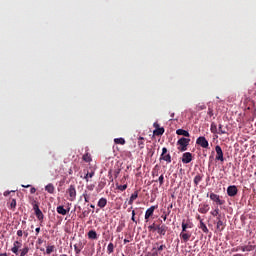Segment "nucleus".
I'll return each mask as SVG.
<instances>
[{"mask_svg": "<svg viewBox=\"0 0 256 256\" xmlns=\"http://www.w3.org/2000/svg\"><path fill=\"white\" fill-rule=\"evenodd\" d=\"M189 143H191V139L182 137L177 141L178 151L181 153L187 151V147H189Z\"/></svg>", "mask_w": 256, "mask_h": 256, "instance_id": "nucleus-1", "label": "nucleus"}, {"mask_svg": "<svg viewBox=\"0 0 256 256\" xmlns=\"http://www.w3.org/2000/svg\"><path fill=\"white\" fill-rule=\"evenodd\" d=\"M159 206L155 205V206H151L150 208H148L145 212V220L149 221V217H153V213H155V209H157Z\"/></svg>", "mask_w": 256, "mask_h": 256, "instance_id": "nucleus-11", "label": "nucleus"}, {"mask_svg": "<svg viewBox=\"0 0 256 256\" xmlns=\"http://www.w3.org/2000/svg\"><path fill=\"white\" fill-rule=\"evenodd\" d=\"M115 251V245L113 243H109L107 246V253L108 255H111Z\"/></svg>", "mask_w": 256, "mask_h": 256, "instance_id": "nucleus-25", "label": "nucleus"}, {"mask_svg": "<svg viewBox=\"0 0 256 256\" xmlns=\"http://www.w3.org/2000/svg\"><path fill=\"white\" fill-rule=\"evenodd\" d=\"M82 197H84L85 203H89V194H87V191L82 194Z\"/></svg>", "mask_w": 256, "mask_h": 256, "instance_id": "nucleus-41", "label": "nucleus"}, {"mask_svg": "<svg viewBox=\"0 0 256 256\" xmlns=\"http://www.w3.org/2000/svg\"><path fill=\"white\" fill-rule=\"evenodd\" d=\"M172 207H173V204H170L169 206H168V208H167V214L168 215H170L171 214V209H172Z\"/></svg>", "mask_w": 256, "mask_h": 256, "instance_id": "nucleus-48", "label": "nucleus"}, {"mask_svg": "<svg viewBox=\"0 0 256 256\" xmlns=\"http://www.w3.org/2000/svg\"><path fill=\"white\" fill-rule=\"evenodd\" d=\"M157 181L159 182L160 186L165 183V177L163 176V174L159 176L158 180H155L156 183Z\"/></svg>", "mask_w": 256, "mask_h": 256, "instance_id": "nucleus-36", "label": "nucleus"}, {"mask_svg": "<svg viewBox=\"0 0 256 256\" xmlns=\"http://www.w3.org/2000/svg\"><path fill=\"white\" fill-rule=\"evenodd\" d=\"M37 245H43V238H38Z\"/></svg>", "mask_w": 256, "mask_h": 256, "instance_id": "nucleus-51", "label": "nucleus"}, {"mask_svg": "<svg viewBox=\"0 0 256 256\" xmlns=\"http://www.w3.org/2000/svg\"><path fill=\"white\" fill-rule=\"evenodd\" d=\"M23 235H24L25 238H27V237H29V232L27 230H24Z\"/></svg>", "mask_w": 256, "mask_h": 256, "instance_id": "nucleus-56", "label": "nucleus"}, {"mask_svg": "<svg viewBox=\"0 0 256 256\" xmlns=\"http://www.w3.org/2000/svg\"><path fill=\"white\" fill-rule=\"evenodd\" d=\"M210 131L211 133H218L219 130L217 129V124H215V122L211 123Z\"/></svg>", "mask_w": 256, "mask_h": 256, "instance_id": "nucleus-31", "label": "nucleus"}, {"mask_svg": "<svg viewBox=\"0 0 256 256\" xmlns=\"http://www.w3.org/2000/svg\"><path fill=\"white\" fill-rule=\"evenodd\" d=\"M232 253H236L237 251H241V246H238L236 248H232Z\"/></svg>", "mask_w": 256, "mask_h": 256, "instance_id": "nucleus-47", "label": "nucleus"}, {"mask_svg": "<svg viewBox=\"0 0 256 256\" xmlns=\"http://www.w3.org/2000/svg\"><path fill=\"white\" fill-rule=\"evenodd\" d=\"M117 189L119 191H125L127 189V184L124 185H116Z\"/></svg>", "mask_w": 256, "mask_h": 256, "instance_id": "nucleus-39", "label": "nucleus"}, {"mask_svg": "<svg viewBox=\"0 0 256 256\" xmlns=\"http://www.w3.org/2000/svg\"><path fill=\"white\" fill-rule=\"evenodd\" d=\"M187 229H191V226L189 224L185 223V221L182 222V232H188Z\"/></svg>", "mask_w": 256, "mask_h": 256, "instance_id": "nucleus-33", "label": "nucleus"}, {"mask_svg": "<svg viewBox=\"0 0 256 256\" xmlns=\"http://www.w3.org/2000/svg\"><path fill=\"white\" fill-rule=\"evenodd\" d=\"M143 141H145V138H143V137L138 138V147H139V149H145V142H143Z\"/></svg>", "mask_w": 256, "mask_h": 256, "instance_id": "nucleus-26", "label": "nucleus"}, {"mask_svg": "<svg viewBox=\"0 0 256 256\" xmlns=\"http://www.w3.org/2000/svg\"><path fill=\"white\" fill-rule=\"evenodd\" d=\"M32 207H33L34 213H36L37 211H40V210H41V209L39 208V204L34 205V206H32Z\"/></svg>", "mask_w": 256, "mask_h": 256, "instance_id": "nucleus-45", "label": "nucleus"}, {"mask_svg": "<svg viewBox=\"0 0 256 256\" xmlns=\"http://www.w3.org/2000/svg\"><path fill=\"white\" fill-rule=\"evenodd\" d=\"M196 145H200L203 149L209 148V141H207V138L205 136H200L196 140Z\"/></svg>", "mask_w": 256, "mask_h": 256, "instance_id": "nucleus-4", "label": "nucleus"}, {"mask_svg": "<svg viewBox=\"0 0 256 256\" xmlns=\"http://www.w3.org/2000/svg\"><path fill=\"white\" fill-rule=\"evenodd\" d=\"M153 133L154 135H156V137H160V135H163V133H165V128H156Z\"/></svg>", "mask_w": 256, "mask_h": 256, "instance_id": "nucleus-22", "label": "nucleus"}, {"mask_svg": "<svg viewBox=\"0 0 256 256\" xmlns=\"http://www.w3.org/2000/svg\"><path fill=\"white\" fill-rule=\"evenodd\" d=\"M153 127H155V129H159V128H160V127H159V123L155 122V123L153 124Z\"/></svg>", "mask_w": 256, "mask_h": 256, "instance_id": "nucleus-61", "label": "nucleus"}, {"mask_svg": "<svg viewBox=\"0 0 256 256\" xmlns=\"http://www.w3.org/2000/svg\"><path fill=\"white\" fill-rule=\"evenodd\" d=\"M55 251V246L52 245V246H47L46 248V254L47 255H51V253H53Z\"/></svg>", "mask_w": 256, "mask_h": 256, "instance_id": "nucleus-32", "label": "nucleus"}, {"mask_svg": "<svg viewBox=\"0 0 256 256\" xmlns=\"http://www.w3.org/2000/svg\"><path fill=\"white\" fill-rule=\"evenodd\" d=\"M16 207H17V200L16 199H12L11 203H10V209L15 210Z\"/></svg>", "mask_w": 256, "mask_h": 256, "instance_id": "nucleus-37", "label": "nucleus"}, {"mask_svg": "<svg viewBox=\"0 0 256 256\" xmlns=\"http://www.w3.org/2000/svg\"><path fill=\"white\" fill-rule=\"evenodd\" d=\"M67 193L69 195V201H75V199H77V190L75 189L74 185L69 186Z\"/></svg>", "mask_w": 256, "mask_h": 256, "instance_id": "nucleus-3", "label": "nucleus"}, {"mask_svg": "<svg viewBox=\"0 0 256 256\" xmlns=\"http://www.w3.org/2000/svg\"><path fill=\"white\" fill-rule=\"evenodd\" d=\"M199 229H201L203 233H209V228H207V225H205V222H203V220H200Z\"/></svg>", "mask_w": 256, "mask_h": 256, "instance_id": "nucleus-23", "label": "nucleus"}, {"mask_svg": "<svg viewBox=\"0 0 256 256\" xmlns=\"http://www.w3.org/2000/svg\"><path fill=\"white\" fill-rule=\"evenodd\" d=\"M35 215L38 221H40V223H43V219H45V215H43V212L41 210H38L35 212Z\"/></svg>", "mask_w": 256, "mask_h": 256, "instance_id": "nucleus-21", "label": "nucleus"}, {"mask_svg": "<svg viewBox=\"0 0 256 256\" xmlns=\"http://www.w3.org/2000/svg\"><path fill=\"white\" fill-rule=\"evenodd\" d=\"M215 151H216L215 161H220L221 163H223L225 161V157L223 156V149H221V146L219 145L215 146Z\"/></svg>", "mask_w": 256, "mask_h": 256, "instance_id": "nucleus-2", "label": "nucleus"}, {"mask_svg": "<svg viewBox=\"0 0 256 256\" xmlns=\"http://www.w3.org/2000/svg\"><path fill=\"white\" fill-rule=\"evenodd\" d=\"M37 192V189L35 188V187H32L31 189H30V193L33 195V194H35Z\"/></svg>", "mask_w": 256, "mask_h": 256, "instance_id": "nucleus-52", "label": "nucleus"}, {"mask_svg": "<svg viewBox=\"0 0 256 256\" xmlns=\"http://www.w3.org/2000/svg\"><path fill=\"white\" fill-rule=\"evenodd\" d=\"M216 221H223L221 214H218V215L216 216Z\"/></svg>", "mask_w": 256, "mask_h": 256, "instance_id": "nucleus-55", "label": "nucleus"}, {"mask_svg": "<svg viewBox=\"0 0 256 256\" xmlns=\"http://www.w3.org/2000/svg\"><path fill=\"white\" fill-rule=\"evenodd\" d=\"M86 188L88 189V191H93V189H95V185L90 184Z\"/></svg>", "mask_w": 256, "mask_h": 256, "instance_id": "nucleus-46", "label": "nucleus"}, {"mask_svg": "<svg viewBox=\"0 0 256 256\" xmlns=\"http://www.w3.org/2000/svg\"><path fill=\"white\" fill-rule=\"evenodd\" d=\"M165 245H160L159 247H158V249H157V251H163V249H165Z\"/></svg>", "mask_w": 256, "mask_h": 256, "instance_id": "nucleus-54", "label": "nucleus"}, {"mask_svg": "<svg viewBox=\"0 0 256 256\" xmlns=\"http://www.w3.org/2000/svg\"><path fill=\"white\" fill-rule=\"evenodd\" d=\"M137 197H139V192L135 191L131 196H130V200L135 201L137 199Z\"/></svg>", "mask_w": 256, "mask_h": 256, "instance_id": "nucleus-38", "label": "nucleus"}, {"mask_svg": "<svg viewBox=\"0 0 256 256\" xmlns=\"http://www.w3.org/2000/svg\"><path fill=\"white\" fill-rule=\"evenodd\" d=\"M169 214L168 213H163V215L161 216L162 218H163V221H167V216H168Z\"/></svg>", "mask_w": 256, "mask_h": 256, "instance_id": "nucleus-49", "label": "nucleus"}, {"mask_svg": "<svg viewBox=\"0 0 256 256\" xmlns=\"http://www.w3.org/2000/svg\"><path fill=\"white\" fill-rule=\"evenodd\" d=\"M35 232H36V235H39V233H41V228H40V227H37V228L35 229Z\"/></svg>", "mask_w": 256, "mask_h": 256, "instance_id": "nucleus-57", "label": "nucleus"}, {"mask_svg": "<svg viewBox=\"0 0 256 256\" xmlns=\"http://www.w3.org/2000/svg\"><path fill=\"white\" fill-rule=\"evenodd\" d=\"M210 215H212V217H217V215H220L219 214V207H216L213 211H211Z\"/></svg>", "mask_w": 256, "mask_h": 256, "instance_id": "nucleus-35", "label": "nucleus"}, {"mask_svg": "<svg viewBox=\"0 0 256 256\" xmlns=\"http://www.w3.org/2000/svg\"><path fill=\"white\" fill-rule=\"evenodd\" d=\"M176 135H183V137H191V134H189V131L178 129L176 130Z\"/></svg>", "mask_w": 256, "mask_h": 256, "instance_id": "nucleus-19", "label": "nucleus"}, {"mask_svg": "<svg viewBox=\"0 0 256 256\" xmlns=\"http://www.w3.org/2000/svg\"><path fill=\"white\" fill-rule=\"evenodd\" d=\"M256 246L252 245L251 242L248 243V245L246 246H241L240 251H243V253H245V251H255Z\"/></svg>", "mask_w": 256, "mask_h": 256, "instance_id": "nucleus-13", "label": "nucleus"}, {"mask_svg": "<svg viewBox=\"0 0 256 256\" xmlns=\"http://www.w3.org/2000/svg\"><path fill=\"white\" fill-rule=\"evenodd\" d=\"M22 246L23 243H21V241H15L13 243V247L11 248L12 253H14V255H19V249H21Z\"/></svg>", "mask_w": 256, "mask_h": 256, "instance_id": "nucleus-9", "label": "nucleus"}, {"mask_svg": "<svg viewBox=\"0 0 256 256\" xmlns=\"http://www.w3.org/2000/svg\"><path fill=\"white\" fill-rule=\"evenodd\" d=\"M30 204L32 205V207H34L35 205H39V202L32 198V200L30 201Z\"/></svg>", "mask_w": 256, "mask_h": 256, "instance_id": "nucleus-43", "label": "nucleus"}, {"mask_svg": "<svg viewBox=\"0 0 256 256\" xmlns=\"http://www.w3.org/2000/svg\"><path fill=\"white\" fill-rule=\"evenodd\" d=\"M180 238H182V241H184V243H187V241L191 239V232H181Z\"/></svg>", "mask_w": 256, "mask_h": 256, "instance_id": "nucleus-16", "label": "nucleus"}, {"mask_svg": "<svg viewBox=\"0 0 256 256\" xmlns=\"http://www.w3.org/2000/svg\"><path fill=\"white\" fill-rule=\"evenodd\" d=\"M27 253H29V247L27 246L20 250V256H25Z\"/></svg>", "mask_w": 256, "mask_h": 256, "instance_id": "nucleus-34", "label": "nucleus"}, {"mask_svg": "<svg viewBox=\"0 0 256 256\" xmlns=\"http://www.w3.org/2000/svg\"><path fill=\"white\" fill-rule=\"evenodd\" d=\"M95 172H87L86 175L84 176L85 181L89 182V179H92L94 177Z\"/></svg>", "mask_w": 256, "mask_h": 256, "instance_id": "nucleus-30", "label": "nucleus"}, {"mask_svg": "<svg viewBox=\"0 0 256 256\" xmlns=\"http://www.w3.org/2000/svg\"><path fill=\"white\" fill-rule=\"evenodd\" d=\"M210 199L214 203H217V205H225V200H221V196L215 193H210Z\"/></svg>", "mask_w": 256, "mask_h": 256, "instance_id": "nucleus-6", "label": "nucleus"}, {"mask_svg": "<svg viewBox=\"0 0 256 256\" xmlns=\"http://www.w3.org/2000/svg\"><path fill=\"white\" fill-rule=\"evenodd\" d=\"M114 143H116V145H125V138H115Z\"/></svg>", "mask_w": 256, "mask_h": 256, "instance_id": "nucleus-29", "label": "nucleus"}, {"mask_svg": "<svg viewBox=\"0 0 256 256\" xmlns=\"http://www.w3.org/2000/svg\"><path fill=\"white\" fill-rule=\"evenodd\" d=\"M196 219H197V221H199L200 223H201V221H203V219H201V215H197V216H196Z\"/></svg>", "mask_w": 256, "mask_h": 256, "instance_id": "nucleus-62", "label": "nucleus"}, {"mask_svg": "<svg viewBox=\"0 0 256 256\" xmlns=\"http://www.w3.org/2000/svg\"><path fill=\"white\" fill-rule=\"evenodd\" d=\"M17 235H18L19 237H23V230H18V231H17Z\"/></svg>", "mask_w": 256, "mask_h": 256, "instance_id": "nucleus-53", "label": "nucleus"}, {"mask_svg": "<svg viewBox=\"0 0 256 256\" xmlns=\"http://www.w3.org/2000/svg\"><path fill=\"white\" fill-rule=\"evenodd\" d=\"M200 181H203V174H197L194 177V185L197 187V185H199Z\"/></svg>", "mask_w": 256, "mask_h": 256, "instance_id": "nucleus-24", "label": "nucleus"}, {"mask_svg": "<svg viewBox=\"0 0 256 256\" xmlns=\"http://www.w3.org/2000/svg\"><path fill=\"white\" fill-rule=\"evenodd\" d=\"M225 227H226V224L223 220L216 221V229L217 231H219V233H221V231H223Z\"/></svg>", "mask_w": 256, "mask_h": 256, "instance_id": "nucleus-15", "label": "nucleus"}, {"mask_svg": "<svg viewBox=\"0 0 256 256\" xmlns=\"http://www.w3.org/2000/svg\"><path fill=\"white\" fill-rule=\"evenodd\" d=\"M191 161H193V154H191V152H186L182 155V163L188 164L191 163Z\"/></svg>", "mask_w": 256, "mask_h": 256, "instance_id": "nucleus-10", "label": "nucleus"}, {"mask_svg": "<svg viewBox=\"0 0 256 256\" xmlns=\"http://www.w3.org/2000/svg\"><path fill=\"white\" fill-rule=\"evenodd\" d=\"M134 200L129 199L128 205H133Z\"/></svg>", "mask_w": 256, "mask_h": 256, "instance_id": "nucleus-64", "label": "nucleus"}, {"mask_svg": "<svg viewBox=\"0 0 256 256\" xmlns=\"http://www.w3.org/2000/svg\"><path fill=\"white\" fill-rule=\"evenodd\" d=\"M167 148H162V154L160 155V161H166V163H171V154H167Z\"/></svg>", "mask_w": 256, "mask_h": 256, "instance_id": "nucleus-5", "label": "nucleus"}, {"mask_svg": "<svg viewBox=\"0 0 256 256\" xmlns=\"http://www.w3.org/2000/svg\"><path fill=\"white\" fill-rule=\"evenodd\" d=\"M11 193H15V191L14 190H12V191H9V190L5 191L4 192V197H9V195H11Z\"/></svg>", "mask_w": 256, "mask_h": 256, "instance_id": "nucleus-44", "label": "nucleus"}, {"mask_svg": "<svg viewBox=\"0 0 256 256\" xmlns=\"http://www.w3.org/2000/svg\"><path fill=\"white\" fill-rule=\"evenodd\" d=\"M209 204H200L198 211L199 213H202L203 215L209 213Z\"/></svg>", "mask_w": 256, "mask_h": 256, "instance_id": "nucleus-12", "label": "nucleus"}, {"mask_svg": "<svg viewBox=\"0 0 256 256\" xmlns=\"http://www.w3.org/2000/svg\"><path fill=\"white\" fill-rule=\"evenodd\" d=\"M89 213H91V210H84L81 214L82 218L89 217Z\"/></svg>", "mask_w": 256, "mask_h": 256, "instance_id": "nucleus-40", "label": "nucleus"}, {"mask_svg": "<svg viewBox=\"0 0 256 256\" xmlns=\"http://www.w3.org/2000/svg\"><path fill=\"white\" fill-rule=\"evenodd\" d=\"M22 225H24V226H22V229H23V231H25V229L27 227V222L25 220H23Z\"/></svg>", "mask_w": 256, "mask_h": 256, "instance_id": "nucleus-50", "label": "nucleus"}, {"mask_svg": "<svg viewBox=\"0 0 256 256\" xmlns=\"http://www.w3.org/2000/svg\"><path fill=\"white\" fill-rule=\"evenodd\" d=\"M131 221H133V223H135L137 225V219L135 218V216L131 217Z\"/></svg>", "mask_w": 256, "mask_h": 256, "instance_id": "nucleus-59", "label": "nucleus"}, {"mask_svg": "<svg viewBox=\"0 0 256 256\" xmlns=\"http://www.w3.org/2000/svg\"><path fill=\"white\" fill-rule=\"evenodd\" d=\"M156 229H157L158 235H163V236H165L167 234V231H169V227L165 224L157 225Z\"/></svg>", "mask_w": 256, "mask_h": 256, "instance_id": "nucleus-7", "label": "nucleus"}, {"mask_svg": "<svg viewBox=\"0 0 256 256\" xmlns=\"http://www.w3.org/2000/svg\"><path fill=\"white\" fill-rule=\"evenodd\" d=\"M227 131H229L227 126L224 127L223 124H219V126H218V135H227L228 134Z\"/></svg>", "mask_w": 256, "mask_h": 256, "instance_id": "nucleus-17", "label": "nucleus"}, {"mask_svg": "<svg viewBox=\"0 0 256 256\" xmlns=\"http://www.w3.org/2000/svg\"><path fill=\"white\" fill-rule=\"evenodd\" d=\"M119 173H121V170H120V169L116 170V171H115V177H118V176H119Z\"/></svg>", "mask_w": 256, "mask_h": 256, "instance_id": "nucleus-60", "label": "nucleus"}, {"mask_svg": "<svg viewBox=\"0 0 256 256\" xmlns=\"http://www.w3.org/2000/svg\"><path fill=\"white\" fill-rule=\"evenodd\" d=\"M239 193V190L237 189V186L232 185L227 188V195L228 197H235Z\"/></svg>", "mask_w": 256, "mask_h": 256, "instance_id": "nucleus-8", "label": "nucleus"}, {"mask_svg": "<svg viewBox=\"0 0 256 256\" xmlns=\"http://www.w3.org/2000/svg\"><path fill=\"white\" fill-rule=\"evenodd\" d=\"M74 249H75L76 253H81V250H79V249L77 248V245H74Z\"/></svg>", "mask_w": 256, "mask_h": 256, "instance_id": "nucleus-63", "label": "nucleus"}, {"mask_svg": "<svg viewBox=\"0 0 256 256\" xmlns=\"http://www.w3.org/2000/svg\"><path fill=\"white\" fill-rule=\"evenodd\" d=\"M149 231H157V226L155 227V223L152 225L148 226Z\"/></svg>", "mask_w": 256, "mask_h": 256, "instance_id": "nucleus-42", "label": "nucleus"}, {"mask_svg": "<svg viewBox=\"0 0 256 256\" xmlns=\"http://www.w3.org/2000/svg\"><path fill=\"white\" fill-rule=\"evenodd\" d=\"M56 211L59 215H67V213H69V211H71V208H67L65 209L63 206H58L56 208Z\"/></svg>", "mask_w": 256, "mask_h": 256, "instance_id": "nucleus-14", "label": "nucleus"}, {"mask_svg": "<svg viewBox=\"0 0 256 256\" xmlns=\"http://www.w3.org/2000/svg\"><path fill=\"white\" fill-rule=\"evenodd\" d=\"M82 159H83V161H85V163H91V161H92L91 154H89V153L84 154Z\"/></svg>", "mask_w": 256, "mask_h": 256, "instance_id": "nucleus-27", "label": "nucleus"}, {"mask_svg": "<svg viewBox=\"0 0 256 256\" xmlns=\"http://www.w3.org/2000/svg\"><path fill=\"white\" fill-rule=\"evenodd\" d=\"M45 191H47V193H50V195H53V193H55V186L53 185V183H49L48 185H46Z\"/></svg>", "mask_w": 256, "mask_h": 256, "instance_id": "nucleus-18", "label": "nucleus"}, {"mask_svg": "<svg viewBox=\"0 0 256 256\" xmlns=\"http://www.w3.org/2000/svg\"><path fill=\"white\" fill-rule=\"evenodd\" d=\"M97 205L100 207V209H104V207L107 206V199L106 198H100Z\"/></svg>", "mask_w": 256, "mask_h": 256, "instance_id": "nucleus-20", "label": "nucleus"}, {"mask_svg": "<svg viewBox=\"0 0 256 256\" xmlns=\"http://www.w3.org/2000/svg\"><path fill=\"white\" fill-rule=\"evenodd\" d=\"M88 238L94 239V240L97 239V232L95 230H90L88 232Z\"/></svg>", "mask_w": 256, "mask_h": 256, "instance_id": "nucleus-28", "label": "nucleus"}, {"mask_svg": "<svg viewBox=\"0 0 256 256\" xmlns=\"http://www.w3.org/2000/svg\"><path fill=\"white\" fill-rule=\"evenodd\" d=\"M208 115H210V117L213 116V109L211 108L208 109Z\"/></svg>", "mask_w": 256, "mask_h": 256, "instance_id": "nucleus-58", "label": "nucleus"}]
</instances>
